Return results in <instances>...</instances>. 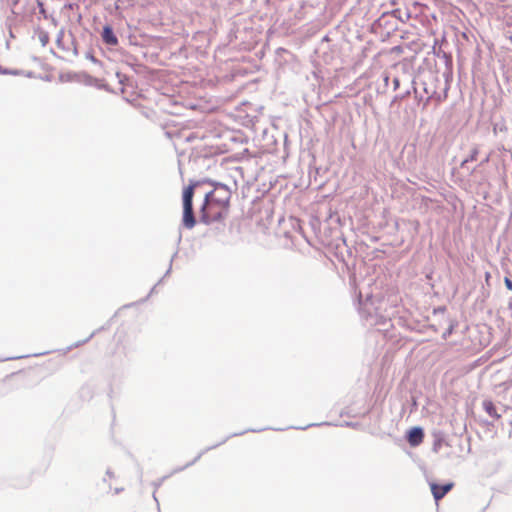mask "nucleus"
<instances>
[{"label":"nucleus","mask_w":512,"mask_h":512,"mask_svg":"<svg viewBox=\"0 0 512 512\" xmlns=\"http://www.w3.org/2000/svg\"><path fill=\"white\" fill-rule=\"evenodd\" d=\"M231 191L224 185L207 193L200 208L201 221L211 223L222 219L228 212Z\"/></svg>","instance_id":"f257e3e1"},{"label":"nucleus","mask_w":512,"mask_h":512,"mask_svg":"<svg viewBox=\"0 0 512 512\" xmlns=\"http://www.w3.org/2000/svg\"><path fill=\"white\" fill-rule=\"evenodd\" d=\"M195 187L196 184L189 185L183 191V224L188 229L193 228L196 223L192 204Z\"/></svg>","instance_id":"f03ea898"},{"label":"nucleus","mask_w":512,"mask_h":512,"mask_svg":"<svg viewBox=\"0 0 512 512\" xmlns=\"http://www.w3.org/2000/svg\"><path fill=\"white\" fill-rule=\"evenodd\" d=\"M453 486L454 484L452 482L446 483L444 485L431 483L430 488L434 499L439 501L453 488Z\"/></svg>","instance_id":"7ed1b4c3"},{"label":"nucleus","mask_w":512,"mask_h":512,"mask_svg":"<svg viewBox=\"0 0 512 512\" xmlns=\"http://www.w3.org/2000/svg\"><path fill=\"white\" fill-rule=\"evenodd\" d=\"M423 439L424 433L420 427H414L408 433L407 440L413 447L420 445L423 442Z\"/></svg>","instance_id":"20e7f679"},{"label":"nucleus","mask_w":512,"mask_h":512,"mask_svg":"<svg viewBox=\"0 0 512 512\" xmlns=\"http://www.w3.org/2000/svg\"><path fill=\"white\" fill-rule=\"evenodd\" d=\"M102 38L105 43L110 45H115L118 42L117 37L114 35L112 28L109 26L104 27Z\"/></svg>","instance_id":"39448f33"},{"label":"nucleus","mask_w":512,"mask_h":512,"mask_svg":"<svg viewBox=\"0 0 512 512\" xmlns=\"http://www.w3.org/2000/svg\"><path fill=\"white\" fill-rule=\"evenodd\" d=\"M504 283H505L506 288L508 290L512 291V281L508 277H506L504 279Z\"/></svg>","instance_id":"423d86ee"},{"label":"nucleus","mask_w":512,"mask_h":512,"mask_svg":"<svg viewBox=\"0 0 512 512\" xmlns=\"http://www.w3.org/2000/svg\"><path fill=\"white\" fill-rule=\"evenodd\" d=\"M486 411L491 414V411L494 410L493 404L491 402L484 404Z\"/></svg>","instance_id":"0eeeda50"},{"label":"nucleus","mask_w":512,"mask_h":512,"mask_svg":"<svg viewBox=\"0 0 512 512\" xmlns=\"http://www.w3.org/2000/svg\"><path fill=\"white\" fill-rule=\"evenodd\" d=\"M41 41L43 44H46L48 41V37L45 35L44 37L41 38Z\"/></svg>","instance_id":"6e6552de"}]
</instances>
